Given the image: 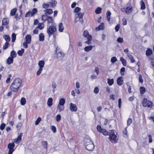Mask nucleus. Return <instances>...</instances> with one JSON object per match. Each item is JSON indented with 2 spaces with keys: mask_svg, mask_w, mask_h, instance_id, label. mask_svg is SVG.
<instances>
[{
  "mask_svg": "<svg viewBox=\"0 0 154 154\" xmlns=\"http://www.w3.org/2000/svg\"><path fill=\"white\" fill-rule=\"evenodd\" d=\"M23 136L22 133H20L19 136L17 138L15 139L14 140V142L16 143H19L22 140L21 137Z\"/></svg>",
  "mask_w": 154,
  "mask_h": 154,
  "instance_id": "12",
  "label": "nucleus"
},
{
  "mask_svg": "<svg viewBox=\"0 0 154 154\" xmlns=\"http://www.w3.org/2000/svg\"><path fill=\"white\" fill-rule=\"evenodd\" d=\"M49 4L50 5V7L53 8L55 7L57 4V2L54 0H52L51 2H49Z\"/></svg>",
  "mask_w": 154,
  "mask_h": 154,
  "instance_id": "17",
  "label": "nucleus"
},
{
  "mask_svg": "<svg viewBox=\"0 0 154 154\" xmlns=\"http://www.w3.org/2000/svg\"><path fill=\"white\" fill-rule=\"evenodd\" d=\"M83 35L85 37L88 38L90 36H92L89 34V32L87 31H85L83 33Z\"/></svg>",
  "mask_w": 154,
  "mask_h": 154,
  "instance_id": "29",
  "label": "nucleus"
},
{
  "mask_svg": "<svg viewBox=\"0 0 154 154\" xmlns=\"http://www.w3.org/2000/svg\"><path fill=\"white\" fill-rule=\"evenodd\" d=\"M84 13H77L75 15V17L76 18H79V19L82 18L83 17V16L84 15Z\"/></svg>",
  "mask_w": 154,
  "mask_h": 154,
  "instance_id": "19",
  "label": "nucleus"
},
{
  "mask_svg": "<svg viewBox=\"0 0 154 154\" xmlns=\"http://www.w3.org/2000/svg\"><path fill=\"white\" fill-rule=\"evenodd\" d=\"M117 60L115 57H112L111 59V62L113 63H114L117 61Z\"/></svg>",
  "mask_w": 154,
  "mask_h": 154,
  "instance_id": "44",
  "label": "nucleus"
},
{
  "mask_svg": "<svg viewBox=\"0 0 154 154\" xmlns=\"http://www.w3.org/2000/svg\"><path fill=\"white\" fill-rule=\"evenodd\" d=\"M11 77V74H9L8 75V77L7 79L6 82V83H8L9 82V81L11 79L10 78Z\"/></svg>",
  "mask_w": 154,
  "mask_h": 154,
  "instance_id": "54",
  "label": "nucleus"
},
{
  "mask_svg": "<svg viewBox=\"0 0 154 154\" xmlns=\"http://www.w3.org/2000/svg\"><path fill=\"white\" fill-rule=\"evenodd\" d=\"M53 99L52 98H48L47 101V105L48 106L50 107L52 105Z\"/></svg>",
  "mask_w": 154,
  "mask_h": 154,
  "instance_id": "25",
  "label": "nucleus"
},
{
  "mask_svg": "<svg viewBox=\"0 0 154 154\" xmlns=\"http://www.w3.org/2000/svg\"><path fill=\"white\" fill-rule=\"evenodd\" d=\"M152 50L150 48L148 49L146 51V55L147 56H149L152 54Z\"/></svg>",
  "mask_w": 154,
  "mask_h": 154,
  "instance_id": "31",
  "label": "nucleus"
},
{
  "mask_svg": "<svg viewBox=\"0 0 154 154\" xmlns=\"http://www.w3.org/2000/svg\"><path fill=\"white\" fill-rule=\"evenodd\" d=\"M26 42L27 43H30L31 40V37L30 35H28L25 37Z\"/></svg>",
  "mask_w": 154,
  "mask_h": 154,
  "instance_id": "16",
  "label": "nucleus"
},
{
  "mask_svg": "<svg viewBox=\"0 0 154 154\" xmlns=\"http://www.w3.org/2000/svg\"><path fill=\"white\" fill-rule=\"evenodd\" d=\"M44 27V25L43 23H39L38 24V26L37 28H38L40 29H43Z\"/></svg>",
  "mask_w": 154,
  "mask_h": 154,
  "instance_id": "30",
  "label": "nucleus"
},
{
  "mask_svg": "<svg viewBox=\"0 0 154 154\" xmlns=\"http://www.w3.org/2000/svg\"><path fill=\"white\" fill-rule=\"evenodd\" d=\"M56 86L55 82H53L52 84V87L54 89L53 91H54V88H56Z\"/></svg>",
  "mask_w": 154,
  "mask_h": 154,
  "instance_id": "62",
  "label": "nucleus"
},
{
  "mask_svg": "<svg viewBox=\"0 0 154 154\" xmlns=\"http://www.w3.org/2000/svg\"><path fill=\"white\" fill-rule=\"evenodd\" d=\"M44 12L45 13V14L42 15V19H44V17H45L46 18L47 14L50 15L53 12L52 9H48L45 10H44Z\"/></svg>",
  "mask_w": 154,
  "mask_h": 154,
  "instance_id": "8",
  "label": "nucleus"
},
{
  "mask_svg": "<svg viewBox=\"0 0 154 154\" xmlns=\"http://www.w3.org/2000/svg\"><path fill=\"white\" fill-rule=\"evenodd\" d=\"M10 55L11 56V57H12L13 58L15 57L16 56V52L14 50L12 51L11 52Z\"/></svg>",
  "mask_w": 154,
  "mask_h": 154,
  "instance_id": "38",
  "label": "nucleus"
},
{
  "mask_svg": "<svg viewBox=\"0 0 154 154\" xmlns=\"http://www.w3.org/2000/svg\"><path fill=\"white\" fill-rule=\"evenodd\" d=\"M21 104L22 105H24L26 103V99L24 97L21 98L20 100Z\"/></svg>",
  "mask_w": 154,
  "mask_h": 154,
  "instance_id": "40",
  "label": "nucleus"
},
{
  "mask_svg": "<svg viewBox=\"0 0 154 154\" xmlns=\"http://www.w3.org/2000/svg\"><path fill=\"white\" fill-rule=\"evenodd\" d=\"M117 41L119 43H122L123 42V39L122 38L119 37L117 38Z\"/></svg>",
  "mask_w": 154,
  "mask_h": 154,
  "instance_id": "51",
  "label": "nucleus"
},
{
  "mask_svg": "<svg viewBox=\"0 0 154 154\" xmlns=\"http://www.w3.org/2000/svg\"><path fill=\"white\" fill-rule=\"evenodd\" d=\"M122 103V100L120 98L119 100L118 101V105L119 107V108H120L121 107V105Z\"/></svg>",
  "mask_w": 154,
  "mask_h": 154,
  "instance_id": "63",
  "label": "nucleus"
},
{
  "mask_svg": "<svg viewBox=\"0 0 154 154\" xmlns=\"http://www.w3.org/2000/svg\"><path fill=\"white\" fill-rule=\"evenodd\" d=\"M109 140L112 142L116 143L118 139L117 136L115 134L114 130L111 131L109 134Z\"/></svg>",
  "mask_w": 154,
  "mask_h": 154,
  "instance_id": "3",
  "label": "nucleus"
},
{
  "mask_svg": "<svg viewBox=\"0 0 154 154\" xmlns=\"http://www.w3.org/2000/svg\"><path fill=\"white\" fill-rule=\"evenodd\" d=\"M29 44V43H27L26 42H24L23 43V47L25 48H28V45L27 44Z\"/></svg>",
  "mask_w": 154,
  "mask_h": 154,
  "instance_id": "59",
  "label": "nucleus"
},
{
  "mask_svg": "<svg viewBox=\"0 0 154 154\" xmlns=\"http://www.w3.org/2000/svg\"><path fill=\"white\" fill-rule=\"evenodd\" d=\"M142 104L143 106L151 107L152 105V103L146 98H144L142 101Z\"/></svg>",
  "mask_w": 154,
  "mask_h": 154,
  "instance_id": "4",
  "label": "nucleus"
},
{
  "mask_svg": "<svg viewBox=\"0 0 154 154\" xmlns=\"http://www.w3.org/2000/svg\"><path fill=\"white\" fill-rule=\"evenodd\" d=\"M123 78L122 77H120L118 78L117 80V84L119 85H121L123 83Z\"/></svg>",
  "mask_w": 154,
  "mask_h": 154,
  "instance_id": "15",
  "label": "nucleus"
},
{
  "mask_svg": "<svg viewBox=\"0 0 154 154\" xmlns=\"http://www.w3.org/2000/svg\"><path fill=\"white\" fill-rule=\"evenodd\" d=\"M132 8L127 7V8H123L122 9V11H125L126 13L129 14L132 11Z\"/></svg>",
  "mask_w": 154,
  "mask_h": 154,
  "instance_id": "13",
  "label": "nucleus"
},
{
  "mask_svg": "<svg viewBox=\"0 0 154 154\" xmlns=\"http://www.w3.org/2000/svg\"><path fill=\"white\" fill-rule=\"evenodd\" d=\"M9 43L8 42H6L3 45V50L6 49L8 46Z\"/></svg>",
  "mask_w": 154,
  "mask_h": 154,
  "instance_id": "46",
  "label": "nucleus"
},
{
  "mask_svg": "<svg viewBox=\"0 0 154 154\" xmlns=\"http://www.w3.org/2000/svg\"><path fill=\"white\" fill-rule=\"evenodd\" d=\"M4 38L5 39L6 41V42H8L10 40V37L9 36L7 35H5L4 36Z\"/></svg>",
  "mask_w": 154,
  "mask_h": 154,
  "instance_id": "41",
  "label": "nucleus"
},
{
  "mask_svg": "<svg viewBox=\"0 0 154 154\" xmlns=\"http://www.w3.org/2000/svg\"><path fill=\"white\" fill-rule=\"evenodd\" d=\"M39 40L40 41H43L45 39L44 34L43 33H40L39 35Z\"/></svg>",
  "mask_w": 154,
  "mask_h": 154,
  "instance_id": "26",
  "label": "nucleus"
},
{
  "mask_svg": "<svg viewBox=\"0 0 154 154\" xmlns=\"http://www.w3.org/2000/svg\"><path fill=\"white\" fill-rule=\"evenodd\" d=\"M64 27L63 23H60L58 25V31L60 32H62L63 30Z\"/></svg>",
  "mask_w": 154,
  "mask_h": 154,
  "instance_id": "18",
  "label": "nucleus"
},
{
  "mask_svg": "<svg viewBox=\"0 0 154 154\" xmlns=\"http://www.w3.org/2000/svg\"><path fill=\"white\" fill-rule=\"evenodd\" d=\"M5 126V123H3V124H2V125L0 126V129L2 130H3L4 129Z\"/></svg>",
  "mask_w": 154,
  "mask_h": 154,
  "instance_id": "56",
  "label": "nucleus"
},
{
  "mask_svg": "<svg viewBox=\"0 0 154 154\" xmlns=\"http://www.w3.org/2000/svg\"><path fill=\"white\" fill-rule=\"evenodd\" d=\"M127 56H128V58L131 60V63H133L135 61L134 57L130 54L129 53H127Z\"/></svg>",
  "mask_w": 154,
  "mask_h": 154,
  "instance_id": "21",
  "label": "nucleus"
},
{
  "mask_svg": "<svg viewBox=\"0 0 154 154\" xmlns=\"http://www.w3.org/2000/svg\"><path fill=\"white\" fill-rule=\"evenodd\" d=\"M69 109L71 112H76L77 110V107L75 104L71 103L70 104Z\"/></svg>",
  "mask_w": 154,
  "mask_h": 154,
  "instance_id": "9",
  "label": "nucleus"
},
{
  "mask_svg": "<svg viewBox=\"0 0 154 154\" xmlns=\"http://www.w3.org/2000/svg\"><path fill=\"white\" fill-rule=\"evenodd\" d=\"M57 48H56L55 57L57 58H60V59H62L64 56V54L61 52H58L57 50Z\"/></svg>",
  "mask_w": 154,
  "mask_h": 154,
  "instance_id": "10",
  "label": "nucleus"
},
{
  "mask_svg": "<svg viewBox=\"0 0 154 154\" xmlns=\"http://www.w3.org/2000/svg\"><path fill=\"white\" fill-rule=\"evenodd\" d=\"M145 91V88L144 87H141L140 88V92L142 94H144Z\"/></svg>",
  "mask_w": 154,
  "mask_h": 154,
  "instance_id": "49",
  "label": "nucleus"
},
{
  "mask_svg": "<svg viewBox=\"0 0 154 154\" xmlns=\"http://www.w3.org/2000/svg\"><path fill=\"white\" fill-rule=\"evenodd\" d=\"M92 38V36H90L88 39V41L86 42L85 43L88 45H90L91 44V41Z\"/></svg>",
  "mask_w": 154,
  "mask_h": 154,
  "instance_id": "37",
  "label": "nucleus"
},
{
  "mask_svg": "<svg viewBox=\"0 0 154 154\" xmlns=\"http://www.w3.org/2000/svg\"><path fill=\"white\" fill-rule=\"evenodd\" d=\"M48 25L47 26V32L48 37H50L51 35H53L54 38L55 39L56 35L55 32L57 31V27L55 23L53 22V20H47Z\"/></svg>",
  "mask_w": 154,
  "mask_h": 154,
  "instance_id": "1",
  "label": "nucleus"
},
{
  "mask_svg": "<svg viewBox=\"0 0 154 154\" xmlns=\"http://www.w3.org/2000/svg\"><path fill=\"white\" fill-rule=\"evenodd\" d=\"M90 143L86 145V148L88 150L91 151L93 150L94 149V146L93 142L91 140H89Z\"/></svg>",
  "mask_w": 154,
  "mask_h": 154,
  "instance_id": "7",
  "label": "nucleus"
},
{
  "mask_svg": "<svg viewBox=\"0 0 154 154\" xmlns=\"http://www.w3.org/2000/svg\"><path fill=\"white\" fill-rule=\"evenodd\" d=\"M14 146L15 144L14 143H9L8 145V148L9 149V151L13 152L14 150Z\"/></svg>",
  "mask_w": 154,
  "mask_h": 154,
  "instance_id": "11",
  "label": "nucleus"
},
{
  "mask_svg": "<svg viewBox=\"0 0 154 154\" xmlns=\"http://www.w3.org/2000/svg\"><path fill=\"white\" fill-rule=\"evenodd\" d=\"M22 80L19 78L15 79L10 86L11 90L13 92L17 91L20 87H22Z\"/></svg>",
  "mask_w": 154,
  "mask_h": 154,
  "instance_id": "2",
  "label": "nucleus"
},
{
  "mask_svg": "<svg viewBox=\"0 0 154 154\" xmlns=\"http://www.w3.org/2000/svg\"><path fill=\"white\" fill-rule=\"evenodd\" d=\"M102 8L100 7H98L95 10V12L97 14H99L101 12Z\"/></svg>",
  "mask_w": 154,
  "mask_h": 154,
  "instance_id": "36",
  "label": "nucleus"
},
{
  "mask_svg": "<svg viewBox=\"0 0 154 154\" xmlns=\"http://www.w3.org/2000/svg\"><path fill=\"white\" fill-rule=\"evenodd\" d=\"M42 144L43 146V147L46 149H47L48 148V143L45 140L42 141Z\"/></svg>",
  "mask_w": 154,
  "mask_h": 154,
  "instance_id": "23",
  "label": "nucleus"
},
{
  "mask_svg": "<svg viewBox=\"0 0 154 154\" xmlns=\"http://www.w3.org/2000/svg\"><path fill=\"white\" fill-rule=\"evenodd\" d=\"M99 89L98 87H96L94 88V92L96 94H97L99 92Z\"/></svg>",
  "mask_w": 154,
  "mask_h": 154,
  "instance_id": "52",
  "label": "nucleus"
},
{
  "mask_svg": "<svg viewBox=\"0 0 154 154\" xmlns=\"http://www.w3.org/2000/svg\"><path fill=\"white\" fill-rule=\"evenodd\" d=\"M80 10L81 9L79 8L78 7H76L74 10V11L75 13H77V14L78 12L80 11Z\"/></svg>",
  "mask_w": 154,
  "mask_h": 154,
  "instance_id": "53",
  "label": "nucleus"
},
{
  "mask_svg": "<svg viewBox=\"0 0 154 154\" xmlns=\"http://www.w3.org/2000/svg\"><path fill=\"white\" fill-rule=\"evenodd\" d=\"M57 108L59 110L60 112H61L64 109V106H61L60 105H58L57 106Z\"/></svg>",
  "mask_w": 154,
  "mask_h": 154,
  "instance_id": "35",
  "label": "nucleus"
},
{
  "mask_svg": "<svg viewBox=\"0 0 154 154\" xmlns=\"http://www.w3.org/2000/svg\"><path fill=\"white\" fill-rule=\"evenodd\" d=\"M43 70V68H39L38 70L37 71V73H36V75H40V74L42 72V71Z\"/></svg>",
  "mask_w": 154,
  "mask_h": 154,
  "instance_id": "48",
  "label": "nucleus"
},
{
  "mask_svg": "<svg viewBox=\"0 0 154 154\" xmlns=\"http://www.w3.org/2000/svg\"><path fill=\"white\" fill-rule=\"evenodd\" d=\"M65 102V101L64 99L63 98L60 99V100L59 104L58 105H60L61 106L64 105Z\"/></svg>",
  "mask_w": 154,
  "mask_h": 154,
  "instance_id": "28",
  "label": "nucleus"
},
{
  "mask_svg": "<svg viewBox=\"0 0 154 154\" xmlns=\"http://www.w3.org/2000/svg\"><path fill=\"white\" fill-rule=\"evenodd\" d=\"M139 81L141 83H142L143 82V79H142V76L141 74L139 75Z\"/></svg>",
  "mask_w": 154,
  "mask_h": 154,
  "instance_id": "60",
  "label": "nucleus"
},
{
  "mask_svg": "<svg viewBox=\"0 0 154 154\" xmlns=\"http://www.w3.org/2000/svg\"><path fill=\"white\" fill-rule=\"evenodd\" d=\"M104 29V24L102 22L100 23L98 27L96 28L95 29L96 31H99L100 30H103Z\"/></svg>",
  "mask_w": 154,
  "mask_h": 154,
  "instance_id": "14",
  "label": "nucleus"
},
{
  "mask_svg": "<svg viewBox=\"0 0 154 154\" xmlns=\"http://www.w3.org/2000/svg\"><path fill=\"white\" fill-rule=\"evenodd\" d=\"M111 13L109 11H108L106 12V18L107 19H110V16L111 15Z\"/></svg>",
  "mask_w": 154,
  "mask_h": 154,
  "instance_id": "47",
  "label": "nucleus"
},
{
  "mask_svg": "<svg viewBox=\"0 0 154 154\" xmlns=\"http://www.w3.org/2000/svg\"><path fill=\"white\" fill-rule=\"evenodd\" d=\"M51 129L54 133H55L56 131V127L54 126H52Z\"/></svg>",
  "mask_w": 154,
  "mask_h": 154,
  "instance_id": "61",
  "label": "nucleus"
},
{
  "mask_svg": "<svg viewBox=\"0 0 154 154\" xmlns=\"http://www.w3.org/2000/svg\"><path fill=\"white\" fill-rule=\"evenodd\" d=\"M97 131L100 133H102L104 135H107L108 132L105 129L102 128L100 125H98L97 126Z\"/></svg>",
  "mask_w": 154,
  "mask_h": 154,
  "instance_id": "5",
  "label": "nucleus"
},
{
  "mask_svg": "<svg viewBox=\"0 0 154 154\" xmlns=\"http://www.w3.org/2000/svg\"><path fill=\"white\" fill-rule=\"evenodd\" d=\"M41 120V118L40 117H38L35 121V125H38Z\"/></svg>",
  "mask_w": 154,
  "mask_h": 154,
  "instance_id": "43",
  "label": "nucleus"
},
{
  "mask_svg": "<svg viewBox=\"0 0 154 154\" xmlns=\"http://www.w3.org/2000/svg\"><path fill=\"white\" fill-rule=\"evenodd\" d=\"M80 83L78 82H76L75 83L76 88L78 89L80 87Z\"/></svg>",
  "mask_w": 154,
  "mask_h": 154,
  "instance_id": "64",
  "label": "nucleus"
},
{
  "mask_svg": "<svg viewBox=\"0 0 154 154\" xmlns=\"http://www.w3.org/2000/svg\"><path fill=\"white\" fill-rule=\"evenodd\" d=\"M120 61L122 62V63L124 66H126V61L122 57H121L120 58Z\"/></svg>",
  "mask_w": 154,
  "mask_h": 154,
  "instance_id": "24",
  "label": "nucleus"
},
{
  "mask_svg": "<svg viewBox=\"0 0 154 154\" xmlns=\"http://www.w3.org/2000/svg\"><path fill=\"white\" fill-rule=\"evenodd\" d=\"M13 58L11 57H9L7 60V63L8 64H10L13 63Z\"/></svg>",
  "mask_w": 154,
  "mask_h": 154,
  "instance_id": "27",
  "label": "nucleus"
},
{
  "mask_svg": "<svg viewBox=\"0 0 154 154\" xmlns=\"http://www.w3.org/2000/svg\"><path fill=\"white\" fill-rule=\"evenodd\" d=\"M140 4L141 5V9L142 10H144L145 8V5L143 1L141 0L140 2Z\"/></svg>",
  "mask_w": 154,
  "mask_h": 154,
  "instance_id": "34",
  "label": "nucleus"
},
{
  "mask_svg": "<svg viewBox=\"0 0 154 154\" xmlns=\"http://www.w3.org/2000/svg\"><path fill=\"white\" fill-rule=\"evenodd\" d=\"M24 49L22 48L21 50H19L17 52V54L19 56H21L24 52Z\"/></svg>",
  "mask_w": 154,
  "mask_h": 154,
  "instance_id": "39",
  "label": "nucleus"
},
{
  "mask_svg": "<svg viewBox=\"0 0 154 154\" xmlns=\"http://www.w3.org/2000/svg\"><path fill=\"white\" fill-rule=\"evenodd\" d=\"M37 12V10L36 8H34L31 11H29L27 12L25 14V17H30L33 16Z\"/></svg>",
  "mask_w": 154,
  "mask_h": 154,
  "instance_id": "6",
  "label": "nucleus"
},
{
  "mask_svg": "<svg viewBox=\"0 0 154 154\" xmlns=\"http://www.w3.org/2000/svg\"><path fill=\"white\" fill-rule=\"evenodd\" d=\"M92 47L93 46L91 45L86 46L84 50L86 51H89L92 49Z\"/></svg>",
  "mask_w": 154,
  "mask_h": 154,
  "instance_id": "33",
  "label": "nucleus"
},
{
  "mask_svg": "<svg viewBox=\"0 0 154 154\" xmlns=\"http://www.w3.org/2000/svg\"><path fill=\"white\" fill-rule=\"evenodd\" d=\"M45 63L44 60H40L38 62V65L40 68H42L44 67Z\"/></svg>",
  "mask_w": 154,
  "mask_h": 154,
  "instance_id": "22",
  "label": "nucleus"
},
{
  "mask_svg": "<svg viewBox=\"0 0 154 154\" xmlns=\"http://www.w3.org/2000/svg\"><path fill=\"white\" fill-rule=\"evenodd\" d=\"M12 41L13 42H14L16 39V35L15 33H13L12 34Z\"/></svg>",
  "mask_w": 154,
  "mask_h": 154,
  "instance_id": "42",
  "label": "nucleus"
},
{
  "mask_svg": "<svg viewBox=\"0 0 154 154\" xmlns=\"http://www.w3.org/2000/svg\"><path fill=\"white\" fill-rule=\"evenodd\" d=\"M49 7V4H48L44 3L42 5V7L45 9L47 8H48Z\"/></svg>",
  "mask_w": 154,
  "mask_h": 154,
  "instance_id": "50",
  "label": "nucleus"
},
{
  "mask_svg": "<svg viewBox=\"0 0 154 154\" xmlns=\"http://www.w3.org/2000/svg\"><path fill=\"white\" fill-rule=\"evenodd\" d=\"M107 82L109 86H111L114 83V80L113 79H111L109 78H108L107 79Z\"/></svg>",
  "mask_w": 154,
  "mask_h": 154,
  "instance_id": "20",
  "label": "nucleus"
},
{
  "mask_svg": "<svg viewBox=\"0 0 154 154\" xmlns=\"http://www.w3.org/2000/svg\"><path fill=\"white\" fill-rule=\"evenodd\" d=\"M2 24L6 25L8 24L9 22V20H2Z\"/></svg>",
  "mask_w": 154,
  "mask_h": 154,
  "instance_id": "45",
  "label": "nucleus"
},
{
  "mask_svg": "<svg viewBox=\"0 0 154 154\" xmlns=\"http://www.w3.org/2000/svg\"><path fill=\"white\" fill-rule=\"evenodd\" d=\"M17 11V9L16 8H14L12 9L10 12V15L11 16L14 15Z\"/></svg>",
  "mask_w": 154,
  "mask_h": 154,
  "instance_id": "32",
  "label": "nucleus"
},
{
  "mask_svg": "<svg viewBox=\"0 0 154 154\" xmlns=\"http://www.w3.org/2000/svg\"><path fill=\"white\" fill-rule=\"evenodd\" d=\"M61 119V116L60 115L58 114L57 115L56 117V120L57 122H59Z\"/></svg>",
  "mask_w": 154,
  "mask_h": 154,
  "instance_id": "55",
  "label": "nucleus"
},
{
  "mask_svg": "<svg viewBox=\"0 0 154 154\" xmlns=\"http://www.w3.org/2000/svg\"><path fill=\"white\" fill-rule=\"evenodd\" d=\"M120 28L119 24H117L115 27V29L116 32H117L119 31Z\"/></svg>",
  "mask_w": 154,
  "mask_h": 154,
  "instance_id": "58",
  "label": "nucleus"
},
{
  "mask_svg": "<svg viewBox=\"0 0 154 154\" xmlns=\"http://www.w3.org/2000/svg\"><path fill=\"white\" fill-rule=\"evenodd\" d=\"M132 122V119L130 118H129L127 122V124L128 126Z\"/></svg>",
  "mask_w": 154,
  "mask_h": 154,
  "instance_id": "57",
  "label": "nucleus"
}]
</instances>
